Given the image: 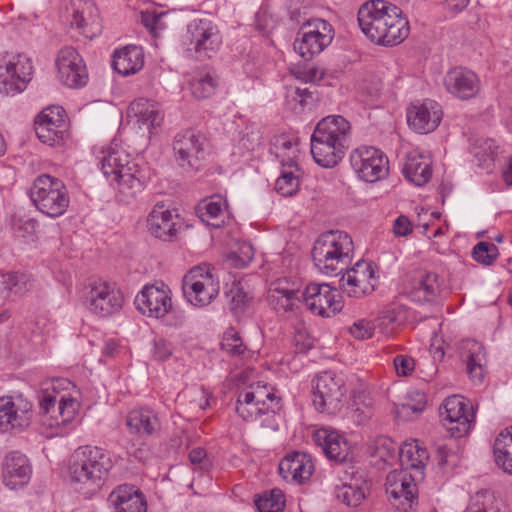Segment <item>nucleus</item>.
Segmentation results:
<instances>
[{
  "label": "nucleus",
  "mask_w": 512,
  "mask_h": 512,
  "mask_svg": "<svg viewBox=\"0 0 512 512\" xmlns=\"http://www.w3.org/2000/svg\"><path fill=\"white\" fill-rule=\"evenodd\" d=\"M3 278L6 288L15 294H21L27 289L28 279L23 273H8Z\"/></svg>",
  "instance_id": "obj_64"
},
{
  "label": "nucleus",
  "mask_w": 512,
  "mask_h": 512,
  "mask_svg": "<svg viewBox=\"0 0 512 512\" xmlns=\"http://www.w3.org/2000/svg\"><path fill=\"white\" fill-rule=\"evenodd\" d=\"M65 14L70 26L76 27L86 38L93 39L100 34L102 25L98 9L91 0H69Z\"/></svg>",
  "instance_id": "obj_16"
},
{
  "label": "nucleus",
  "mask_w": 512,
  "mask_h": 512,
  "mask_svg": "<svg viewBox=\"0 0 512 512\" xmlns=\"http://www.w3.org/2000/svg\"><path fill=\"white\" fill-rule=\"evenodd\" d=\"M39 407L42 414L49 415L54 420L49 424L50 426H59L74 419L79 403L70 396L62 395L57 401L55 395L44 393L39 397Z\"/></svg>",
  "instance_id": "obj_26"
},
{
  "label": "nucleus",
  "mask_w": 512,
  "mask_h": 512,
  "mask_svg": "<svg viewBox=\"0 0 512 512\" xmlns=\"http://www.w3.org/2000/svg\"><path fill=\"white\" fill-rule=\"evenodd\" d=\"M313 439L317 445L322 447L328 459L339 463L347 461L350 454L348 442L338 432L320 428L314 433Z\"/></svg>",
  "instance_id": "obj_35"
},
{
  "label": "nucleus",
  "mask_w": 512,
  "mask_h": 512,
  "mask_svg": "<svg viewBox=\"0 0 512 512\" xmlns=\"http://www.w3.org/2000/svg\"><path fill=\"white\" fill-rule=\"evenodd\" d=\"M375 325L366 319H360L349 328V333L358 340L369 339L373 336Z\"/></svg>",
  "instance_id": "obj_63"
},
{
  "label": "nucleus",
  "mask_w": 512,
  "mask_h": 512,
  "mask_svg": "<svg viewBox=\"0 0 512 512\" xmlns=\"http://www.w3.org/2000/svg\"><path fill=\"white\" fill-rule=\"evenodd\" d=\"M316 93V90H311L309 87H296L291 91L289 97H291L293 101L299 103L302 108H305L311 107L317 100Z\"/></svg>",
  "instance_id": "obj_62"
},
{
  "label": "nucleus",
  "mask_w": 512,
  "mask_h": 512,
  "mask_svg": "<svg viewBox=\"0 0 512 512\" xmlns=\"http://www.w3.org/2000/svg\"><path fill=\"white\" fill-rule=\"evenodd\" d=\"M357 19L363 34L377 45H397L409 35V22L402 16L401 9L384 0L362 4Z\"/></svg>",
  "instance_id": "obj_1"
},
{
  "label": "nucleus",
  "mask_w": 512,
  "mask_h": 512,
  "mask_svg": "<svg viewBox=\"0 0 512 512\" xmlns=\"http://www.w3.org/2000/svg\"><path fill=\"white\" fill-rule=\"evenodd\" d=\"M498 146L493 139H477L473 146V154L478 165L485 169L492 167Z\"/></svg>",
  "instance_id": "obj_48"
},
{
  "label": "nucleus",
  "mask_w": 512,
  "mask_h": 512,
  "mask_svg": "<svg viewBox=\"0 0 512 512\" xmlns=\"http://www.w3.org/2000/svg\"><path fill=\"white\" fill-rule=\"evenodd\" d=\"M102 154L100 165L104 176L117 182L121 201L130 203L144 191L150 179L149 169L131 159L130 154L117 145Z\"/></svg>",
  "instance_id": "obj_2"
},
{
  "label": "nucleus",
  "mask_w": 512,
  "mask_h": 512,
  "mask_svg": "<svg viewBox=\"0 0 512 512\" xmlns=\"http://www.w3.org/2000/svg\"><path fill=\"white\" fill-rule=\"evenodd\" d=\"M144 65V53L141 47L130 45L115 51L112 66L119 74L129 76L137 73Z\"/></svg>",
  "instance_id": "obj_39"
},
{
  "label": "nucleus",
  "mask_w": 512,
  "mask_h": 512,
  "mask_svg": "<svg viewBox=\"0 0 512 512\" xmlns=\"http://www.w3.org/2000/svg\"><path fill=\"white\" fill-rule=\"evenodd\" d=\"M205 137L193 130H186L175 136L174 157L185 171H197L205 157Z\"/></svg>",
  "instance_id": "obj_14"
},
{
  "label": "nucleus",
  "mask_w": 512,
  "mask_h": 512,
  "mask_svg": "<svg viewBox=\"0 0 512 512\" xmlns=\"http://www.w3.org/2000/svg\"><path fill=\"white\" fill-rule=\"evenodd\" d=\"M217 86V78L210 72L200 73L190 82L191 94L197 100L207 99L214 95Z\"/></svg>",
  "instance_id": "obj_45"
},
{
  "label": "nucleus",
  "mask_w": 512,
  "mask_h": 512,
  "mask_svg": "<svg viewBox=\"0 0 512 512\" xmlns=\"http://www.w3.org/2000/svg\"><path fill=\"white\" fill-rule=\"evenodd\" d=\"M83 299L88 310L100 317L118 313L124 302L122 292L114 284L105 281L91 284Z\"/></svg>",
  "instance_id": "obj_11"
},
{
  "label": "nucleus",
  "mask_w": 512,
  "mask_h": 512,
  "mask_svg": "<svg viewBox=\"0 0 512 512\" xmlns=\"http://www.w3.org/2000/svg\"><path fill=\"white\" fill-rule=\"evenodd\" d=\"M128 112L129 116H134L137 119L140 128L145 127L148 130L160 126L163 120V115L157 105L143 98L133 101Z\"/></svg>",
  "instance_id": "obj_40"
},
{
  "label": "nucleus",
  "mask_w": 512,
  "mask_h": 512,
  "mask_svg": "<svg viewBox=\"0 0 512 512\" xmlns=\"http://www.w3.org/2000/svg\"><path fill=\"white\" fill-rule=\"evenodd\" d=\"M299 174L290 171H282L275 183V190L285 197L296 194L299 188Z\"/></svg>",
  "instance_id": "obj_56"
},
{
  "label": "nucleus",
  "mask_w": 512,
  "mask_h": 512,
  "mask_svg": "<svg viewBox=\"0 0 512 512\" xmlns=\"http://www.w3.org/2000/svg\"><path fill=\"white\" fill-rule=\"evenodd\" d=\"M278 470L284 480L302 483L312 475L314 464L310 455L295 452L292 455L285 456L280 461Z\"/></svg>",
  "instance_id": "obj_34"
},
{
  "label": "nucleus",
  "mask_w": 512,
  "mask_h": 512,
  "mask_svg": "<svg viewBox=\"0 0 512 512\" xmlns=\"http://www.w3.org/2000/svg\"><path fill=\"white\" fill-rule=\"evenodd\" d=\"M443 84L448 93L460 100L476 97L481 88L478 76L465 67L448 70L443 78Z\"/></svg>",
  "instance_id": "obj_21"
},
{
  "label": "nucleus",
  "mask_w": 512,
  "mask_h": 512,
  "mask_svg": "<svg viewBox=\"0 0 512 512\" xmlns=\"http://www.w3.org/2000/svg\"><path fill=\"white\" fill-rule=\"evenodd\" d=\"M107 502L114 512H147L144 493L133 484H120L108 495Z\"/></svg>",
  "instance_id": "obj_25"
},
{
  "label": "nucleus",
  "mask_w": 512,
  "mask_h": 512,
  "mask_svg": "<svg viewBox=\"0 0 512 512\" xmlns=\"http://www.w3.org/2000/svg\"><path fill=\"white\" fill-rule=\"evenodd\" d=\"M32 469L28 458L18 452L9 453L3 461V482L10 489L26 485L31 477Z\"/></svg>",
  "instance_id": "obj_29"
},
{
  "label": "nucleus",
  "mask_w": 512,
  "mask_h": 512,
  "mask_svg": "<svg viewBox=\"0 0 512 512\" xmlns=\"http://www.w3.org/2000/svg\"><path fill=\"white\" fill-rule=\"evenodd\" d=\"M335 32L332 25L321 18H313L301 26L294 41V50L305 60H311L328 47Z\"/></svg>",
  "instance_id": "obj_7"
},
{
  "label": "nucleus",
  "mask_w": 512,
  "mask_h": 512,
  "mask_svg": "<svg viewBox=\"0 0 512 512\" xmlns=\"http://www.w3.org/2000/svg\"><path fill=\"white\" fill-rule=\"evenodd\" d=\"M229 309L234 316L242 315L249 307L252 296H250L239 283H234L227 293Z\"/></svg>",
  "instance_id": "obj_51"
},
{
  "label": "nucleus",
  "mask_w": 512,
  "mask_h": 512,
  "mask_svg": "<svg viewBox=\"0 0 512 512\" xmlns=\"http://www.w3.org/2000/svg\"><path fill=\"white\" fill-rule=\"evenodd\" d=\"M357 280L358 279L355 278V276L346 272L339 280V286L349 297L354 298H360L374 291V289H364Z\"/></svg>",
  "instance_id": "obj_58"
},
{
  "label": "nucleus",
  "mask_w": 512,
  "mask_h": 512,
  "mask_svg": "<svg viewBox=\"0 0 512 512\" xmlns=\"http://www.w3.org/2000/svg\"><path fill=\"white\" fill-rule=\"evenodd\" d=\"M210 266H196L188 271L182 281V290L186 300L195 307L209 305L220 290L219 281Z\"/></svg>",
  "instance_id": "obj_6"
},
{
  "label": "nucleus",
  "mask_w": 512,
  "mask_h": 512,
  "mask_svg": "<svg viewBox=\"0 0 512 512\" xmlns=\"http://www.w3.org/2000/svg\"><path fill=\"white\" fill-rule=\"evenodd\" d=\"M65 110L60 106L44 109L35 119V133L38 139L50 146L63 141L66 132Z\"/></svg>",
  "instance_id": "obj_19"
},
{
  "label": "nucleus",
  "mask_w": 512,
  "mask_h": 512,
  "mask_svg": "<svg viewBox=\"0 0 512 512\" xmlns=\"http://www.w3.org/2000/svg\"><path fill=\"white\" fill-rule=\"evenodd\" d=\"M350 128V123L343 116L329 115L318 122L312 134L348 143Z\"/></svg>",
  "instance_id": "obj_41"
},
{
  "label": "nucleus",
  "mask_w": 512,
  "mask_h": 512,
  "mask_svg": "<svg viewBox=\"0 0 512 512\" xmlns=\"http://www.w3.org/2000/svg\"><path fill=\"white\" fill-rule=\"evenodd\" d=\"M126 426L131 434L140 438H147L160 430V420L157 414L150 409L140 408L129 412L126 417Z\"/></svg>",
  "instance_id": "obj_36"
},
{
  "label": "nucleus",
  "mask_w": 512,
  "mask_h": 512,
  "mask_svg": "<svg viewBox=\"0 0 512 512\" xmlns=\"http://www.w3.org/2000/svg\"><path fill=\"white\" fill-rule=\"evenodd\" d=\"M261 132L259 128L254 125H246L244 130L241 132V138L239 139V146L241 149L246 151H253L261 144Z\"/></svg>",
  "instance_id": "obj_59"
},
{
  "label": "nucleus",
  "mask_w": 512,
  "mask_h": 512,
  "mask_svg": "<svg viewBox=\"0 0 512 512\" xmlns=\"http://www.w3.org/2000/svg\"><path fill=\"white\" fill-rule=\"evenodd\" d=\"M493 453L496 464L505 473L512 475V426L502 431L496 437Z\"/></svg>",
  "instance_id": "obj_43"
},
{
  "label": "nucleus",
  "mask_w": 512,
  "mask_h": 512,
  "mask_svg": "<svg viewBox=\"0 0 512 512\" xmlns=\"http://www.w3.org/2000/svg\"><path fill=\"white\" fill-rule=\"evenodd\" d=\"M33 66L24 55L0 56V94L15 95L31 81Z\"/></svg>",
  "instance_id": "obj_10"
},
{
  "label": "nucleus",
  "mask_w": 512,
  "mask_h": 512,
  "mask_svg": "<svg viewBox=\"0 0 512 512\" xmlns=\"http://www.w3.org/2000/svg\"><path fill=\"white\" fill-rule=\"evenodd\" d=\"M344 271L355 276L357 278L358 283L361 284L364 289H374L375 288V277H374V269L371 262L365 260H358L354 266L351 268H346Z\"/></svg>",
  "instance_id": "obj_53"
},
{
  "label": "nucleus",
  "mask_w": 512,
  "mask_h": 512,
  "mask_svg": "<svg viewBox=\"0 0 512 512\" xmlns=\"http://www.w3.org/2000/svg\"><path fill=\"white\" fill-rule=\"evenodd\" d=\"M224 201L221 196L213 195L201 200L196 206L199 219L214 228L224 225Z\"/></svg>",
  "instance_id": "obj_42"
},
{
  "label": "nucleus",
  "mask_w": 512,
  "mask_h": 512,
  "mask_svg": "<svg viewBox=\"0 0 512 512\" xmlns=\"http://www.w3.org/2000/svg\"><path fill=\"white\" fill-rule=\"evenodd\" d=\"M221 348L232 356H241L246 351L239 334L233 329L224 334Z\"/></svg>",
  "instance_id": "obj_60"
},
{
  "label": "nucleus",
  "mask_w": 512,
  "mask_h": 512,
  "mask_svg": "<svg viewBox=\"0 0 512 512\" xmlns=\"http://www.w3.org/2000/svg\"><path fill=\"white\" fill-rule=\"evenodd\" d=\"M443 112L439 103L426 99L423 102L413 104L407 112L409 126L420 134L434 131L442 119Z\"/></svg>",
  "instance_id": "obj_22"
},
{
  "label": "nucleus",
  "mask_w": 512,
  "mask_h": 512,
  "mask_svg": "<svg viewBox=\"0 0 512 512\" xmlns=\"http://www.w3.org/2000/svg\"><path fill=\"white\" fill-rule=\"evenodd\" d=\"M301 297L312 313L322 317H331L343 308L339 292L326 283L307 285Z\"/></svg>",
  "instance_id": "obj_15"
},
{
  "label": "nucleus",
  "mask_w": 512,
  "mask_h": 512,
  "mask_svg": "<svg viewBox=\"0 0 512 512\" xmlns=\"http://www.w3.org/2000/svg\"><path fill=\"white\" fill-rule=\"evenodd\" d=\"M498 254L497 246L490 242H479L472 250L473 259L483 265H491Z\"/></svg>",
  "instance_id": "obj_57"
},
{
  "label": "nucleus",
  "mask_w": 512,
  "mask_h": 512,
  "mask_svg": "<svg viewBox=\"0 0 512 512\" xmlns=\"http://www.w3.org/2000/svg\"><path fill=\"white\" fill-rule=\"evenodd\" d=\"M405 320L404 312L401 308H387L380 312L376 321L379 329L385 335L393 333L396 326Z\"/></svg>",
  "instance_id": "obj_52"
},
{
  "label": "nucleus",
  "mask_w": 512,
  "mask_h": 512,
  "mask_svg": "<svg viewBox=\"0 0 512 512\" xmlns=\"http://www.w3.org/2000/svg\"><path fill=\"white\" fill-rule=\"evenodd\" d=\"M187 51L198 60L210 59L222 44L220 31L212 21L195 19L187 26Z\"/></svg>",
  "instance_id": "obj_8"
},
{
  "label": "nucleus",
  "mask_w": 512,
  "mask_h": 512,
  "mask_svg": "<svg viewBox=\"0 0 512 512\" xmlns=\"http://www.w3.org/2000/svg\"><path fill=\"white\" fill-rule=\"evenodd\" d=\"M399 460L402 470L416 477L425 478V467L429 460V454L425 447L421 446L418 440L403 443L399 448Z\"/></svg>",
  "instance_id": "obj_30"
},
{
  "label": "nucleus",
  "mask_w": 512,
  "mask_h": 512,
  "mask_svg": "<svg viewBox=\"0 0 512 512\" xmlns=\"http://www.w3.org/2000/svg\"><path fill=\"white\" fill-rule=\"evenodd\" d=\"M344 474L341 484L335 487V496L348 507H358L369 490L366 474L354 467H350V471L345 470Z\"/></svg>",
  "instance_id": "obj_23"
},
{
  "label": "nucleus",
  "mask_w": 512,
  "mask_h": 512,
  "mask_svg": "<svg viewBox=\"0 0 512 512\" xmlns=\"http://www.w3.org/2000/svg\"><path fill=\"white\" fill-rule=\"evenodd\" d=\"M266 406H262L255 401H247L245 393L241 392L237 399L236 412L244 421H255L263 413Z\"/></svg>",
  "instance_id": "obj_54"
},
{
  "label": "nucleus",
  "mask_w": 512,
  "mask_h": 512,
  "mask_svg": "<svg viewBox=\"0 0 512 512\" xmlns=\"http://www.w3.org/2000/svg\"><path fill=\"white\" fill-rule=\"evenodd\" d=\"M173 217L172 212L165 209L164 205H156L147 220L151 234L164 241L171 240L177 232Z\"/></svg>",
  "instance_id": "obj_37"
},
{
  "label": "nucleus",
  "mask_w": 512,
  "mask_h": 512,
  "mask_svg": "<svg viewBox=\"0 0 512 512\" xmlns=\"http://www.w3.org/2000/svg\"><path fill=\"white\" fill-rule=\"evenodd\" d=\"M349 143L334 141V138H325L312 134L311 154L315 162L324 168L335 167L346 154Z\"/></svg>",
  "instance_id": "obj_28"
},
{
  "label": "nucleus",
  "mask_w": 512,
  "mask_h": 512,
  "mask_svg": "<svg viewBox=\"0 0 512 512\" xmlns=\"http://www.w3.org/2000/svg\"><path fill=\"white\" fill-rule=\"evenodd\" d=\"M424 479L416 477L407 472L394 471L387 476L386 492L394 499L393 505L402 511L412 508L417 501V483Z\"/></svg>",
  "instance_id": "obj_20"
},
{
  "label": "nucleus",
  "mask_w": 512,
  "mask_h": 512,
  "mask_svg": "<svg viewBox=\"0 0 512 512\" xmlns=\"http://www.w3.org/2000/svg\"><path fill=\"white\" fill-rule=\"evenodd\" d=\"M244 393L247 401H255L262 406H270L273 402L282 401L281 397L276 395L275 389L267 384L251 385L250 390Z\"/></svg>",
  "instance_id": "obj_50"
},
{
  "label": "nucleus",
  "mask_w": 512,
  "mask_h": 512,
  "mask_svg": "<svg viewBox=\"0 0 512 512\" xmlns=\"http://www.w3.org/2000/svg\"><path fill=\"white\" fill-rule=\"evenodd\" d=\"M29 195L35 207L51 218L63 215L70 203L64 182L49 174H41L35 178Z\"/></svg>",
  "instance_id": "obj_5"
},
{
  "label": "nucleus",
  "mask_w": 512,
  "mask_h": 512,
  "mask_svg": "<svg viewBox=\"0 0 512 512\" xmlns=\"http://www.w3.org/2000/svg\"><path fill=\"white\" fill-rule=\"evenodd\" d=\"M460 356L466 364V372L469 378L475 383L483 382L486 365V355L483 345L473 339L462 342Z\"/></svg>",
  "instance_id": "obj_33"
},
{
  "label": "nucleus",
  "mask_w": 512,
  "mask_h": 512,
  "mask_svg": "<svg viewBox=\"0 0 512 512\" xmlns=\"http://www.w3.org/2000/svg\"><path fill=\"white\" fill-rule=\"evenodd\" d=\"M301 293L287 278L277 279L270 285L268 302L275 311H292L301 301Z\"/></svg>",
  "instance_id": "obj_31"
},
{
  "label": "nucleus",
  "mask_w": 512,
  "mask_h": 512,
  "mask_svg": "<svg viewBox=\"0 0 512 512\" xmlns=\"http://www.w3.org/2000/svg\"><path fill=\"white\" fill-rule=\"evenodd\" d=\"M350 418L361 425L368 421L374 414V401L365 391L354 394L352 403L349 406Z\"/></svg>",
  "instance_id": "obj_44"
},
{
  "label": "nucleus",
  "mask_w": 512,
  "mask_h": 512,
  "mask_svg": "<svg viewBox=\"0 0 512 512\" xmlns=\"http://www.w3.org/2000/svg\"><path fill=\"white\" fill-rule=\"evenodd\" d=\"M402 173L411 183L423 186L432 176L431 160L420 153L411 152L407 155Z\"/></svg>",
  "instance_id": "obj_38"
},
{
  "label": "nucleus",
  "mask_w": 512,
  "mask_h": 512,
  "mask_svg": "<svg viewBox=\"0 0 512 512\" xmlns=\"http://www.w3.org/2000/svg\"><path fill=\"white\" fill-rule=\"evenodd\" d=\"M439 416L453 437L467 434L475 421L473 407L468 408L466 399L460 395L447 397L439 409Z\"/></svg>",
  "instance_id": "obj_12"
},
{
  "label": "nucleus",
  "mask_w": 512,
  "mask_h": 512,
  "mask_svg": "<svg viewBox=\"0 0 512 512\" xmlns=\"http://www.w3.org/2000/svg\"><path fill=\"white\" fill-rule=\"evenodd\" d=\"M31 411L32 404L22 397L14 400L11 397H1L0 430L6 432L14 428L27 427L30 423Z\"/></svg>",
  "instance_id": "obj_24"
},
{
  "label": "nucleus",
  "mask_w": 512,
  "mask_h": 512,
  "mask_svg": "<svg viewBox=\"0 0 512 512\" xmlns=\"http://www.w3.org/2000/svg\"><path fill=\"white\" fill-rule=\"evenodd\" d=\"M293 341L296 351L299 353H306L313 347V339L303 324L295 326Z\"/></svg>",
  "instance_id": "obj_61"
},
{
  "label": "nucleus",
  "mask_w": 512,
  "mask_h": 512,
  "mask_svg": "<svg viewBox=\"0 0 512 512\" xmlns=\"http://www.w3.org/2000/svg\"><path fill=\"white\" fill-rule=\"evenodd\" d=\"M282 410V401L273 402V405L266 406L263 413L255 420L260 427L276 431L279 428V414Z\"/></svg>",
  "instance_id": "obj_55"
},
{
  "label": "nucleus",
  "mask_w": 512,
  "mask_h": 512,
  "mask_svg": "<svg viewBox=\"0 0 512 512\" xmlns=\"http://www.w3.org/2000/svg\"><path fill=\"white\" fill-rule=\"evenodd\" d=\"M60 82L73 89L84 87L88 82V72L82 56L73 47L62 48L56 59Z\"/></svg>",
  "instance_id": "obj_17"
},
{
  "label": "nucleus",
  "mask_w": 512,
  "mask_h": 512,
  "mask_svg": "<svg viewBox=\"0 0 512 512\" xmlns=\"http://www.w3.org/2000/svg\"><path fill=\"white\" fill-rule=\"evenodd\" d=\"M464 512H500L494 493L488 489L477 491L471 496Z\"/></svg>",
  "instance_id": "obj_47"
},
{
  "label": "nucleus",
  "mask_w": 512,
  "mask_h": 512,
  "mask_svg": "<svg viewBox=\"0 0 512 512\" xmlns=\"http://www.w3.org/2000/svg\"><path fill=\"white\" fill-rule=\"evenodd\" d=\"M259 512H283L285 507L284 494L279 489L264 492L255 500Z\"/></svg>",
  "instance_id": "obj_49"
},
{
  "label": "nucleus",
  "mask_w": 512,
  "mask_h": 512,
  "mask_svg": "<svg viewBox=\"0 0 512 512\" xmlns=\"http://www.w3.org/2000/svg\"><path fill=\"white\" fill-rule=\"evenodd\" d=\"M313 404L315 408L327 414H335L341 410L346 388L342 378L331 372L319 374L312 381Z\"/></svg>",
  "instance_id": "obj_9"
},
{
  "label": "nucleus",
  "mask_w": 512,
  "mask_h": 512,
  "mask_svg": "<svg viewBox=\"0 0 512 512\" xmlns=\"http://www.w3.org/2000/svg\"><path fill=\"white\" fill-rule=\"evenodd\" d=\"M170 289L163 282L146 285L136 295L135 305L144 315L149 317H164L172 308Z\"/></svg>",
  "instance_id": "obj_18"
},
{
  "label": "nucleus",
  "mask_w": 512,
  "mask_h": 512,
  "mask_svg": "<svg viewBox=\"0 0 512 512\" xmlns=\"http://www.w3.org/2000/svg\"><path fill=\"white\" fill-rule=\"evenodd\" d=\"M353 251L352 238L346 232L331 230L322 233L314 242L312 260L319 272L336 276L347 268Z\"/></svg>",
  "instance_id": "obj_3"
},
{
  "label": "nucleus",
  "mask_w": 512,
  "mask_h": 512,
  "mask_svg": "<svg viewBox=\"0 0 512 512\" xmlns=\"http://www.w3.org/2000/svg\"><path fill=\"white\" fill-rule=\"evenodd\" d=\"M441 290L442 284L438 274L421 271L413 277L408 295L414 302L430 303L440 297Z\"/></svg>",
  "instance_id": "obj_32"
},
{
  "label": "nucleus",
  "mask_w": 512,
  "mask_h": 512,
  "mask_svg": "<svg viewBox=\"0 0 512 512\" xmlns=\"http://www.w3.org/2000/svg\"><path fill=\"white\" fill-rule=\"evenodd\" d=\"M438 466L444 471L456 467L459 463V456L456 451L454 440L439 441L434 446Z\"/></svg>",
  "instance_id": "obj_46"
},
{
  "label": "nucleus",
  "mask_w": 512,
  "mask_h": 512,
  "mask_svg": "<svg viewBox=\"0 0 512 512\" xmlns=\"http://www.w3.org/2000/svg\"><path fill=\"white\" fill-rule=\"evenodd\" d=\"M350 163L359 178L366 182H376L388 174L387 157L372 146L355 149L350 155Z\"/></svg>",
  "instance_id": "obj_13"
},
{
  "label": "nucleus",
  "mask_w": 512,
  "mask_h": 512,
  "mask_svg": "<svg viewBox=\"0 0 512 512\" xmlns=\"http://www.w3.org/2000/svg\"><path fill=\"white\" fill-rule=\"evenodd\" d=\"M113 466L111 454L106 450L89 445L80 447L74 452L70 464L71 481L95 493L103 486Z\"/></svg>",
  "instance_id": "obj_4"
},
{
  "label": "nucleus",
  "mask_w": 512,
  "mask_h": 512,
  "mask_svg": "<svg viewBox=\"0 0 512 512\" xmlns=\"http://www.w3.org/2000/svg\"><path fill=\"white\" fill-rule=\"evenodd\" d=\"M349 143L334 141V138H325L312 134L311 154L315 162L324 168L335 167L346 154Z\"/></svg>",
  "instance_id": "obj_27"
}]
</instances>
